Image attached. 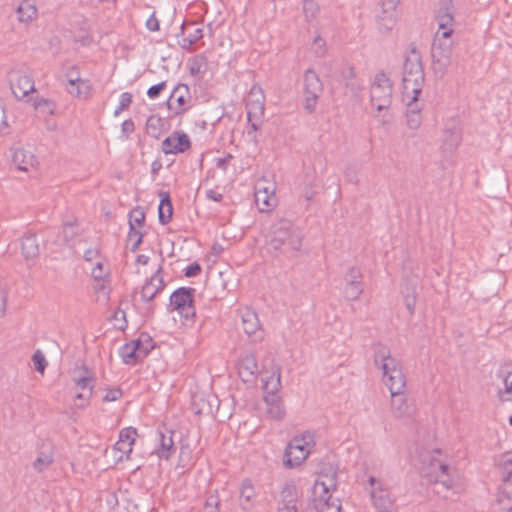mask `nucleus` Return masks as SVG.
<instances>
[{
  "mask_svg": "<svg viewBox=\"0 0 512 512\" xmlns=\"http://www.w3.org/2000/svg\"><path fill=\"white\" fill-rule=\"evenodd\" d=\"M266 245L268 252L273 256L290 257L301 249L302 237L291 222L280 220L270 227Z\"/></svg>",
  "mask_w": 512,
  "mask_h": 512,
  "instance_id": "obj_1",
  "label": "nucleus"
},
{
  "mask_svg": "<svg viewBox=\"0 0 512 512\" xmlns=\"http://www.w3.org/2000/svg\"><path fill=\"white\" fill-rule=\"evenodd\" d=\"M374 363L382 371V381L389 392L405 391L406 377L400 362L392 357L388 347L378 344L374 350Z\"/></svg>",
  "mask_w": 512,
  "mask_h": 512,
  "instance_id": "obj_2",
  "label": "nucleus"
},
{
  "mask_svg": "<svg viewBox=\"0 0 512 512\" xmlns=\"http://www.w3.org/2000/svg\"><path fill=\"white\" fill-rule=\"evenodd\" d=\"M337 487V473L330 467L327 472H321L312 488V497L316 509L320 512H340L341 505L331 501Z\"/></svg>",
  "mask_w": 512,
  "mask_h": 512,
  "instance_id": "obj_3",
  "label": "nucleus"
},
{
  "mask_svg": "<svg viewBox=\"0 0 512 512\" xmlns=\"http://www.w3.org/2000/svg\"><path fill=\"white\" fill-rule=\"evenodd\" d=\"M403 97L421 95L424 86V71L421 55L415 49H411L405 56L403 66Z\"/></svg>",
  "mask_w": 512,
  "mask_h": 512,
  "instance_id": "obj_4",
  "label": "nucleus"
},
{
  "mask_svg": "<svg viewBox=\"0 0 512 512\" xmlns=\"http://www.w3.org/2000/svg\"><path fill=\"white\" fill-rule=\"evenodd\" d=\"M453 49L452 36L448 32H436L431 46L432 69L434 73L443 77L451 65Z\"/></svg>",
  "mask_w": 512,
  "mask_h": 512,
  "instance_id": "obj_5",
  "label": "nucleus"
},
{
  "mask_svg": "<svg viewBox=\"0 0 512 512\" xmlns=\"http://www.w3.org/2000/svg\"><path fill=\"white\" fill-rule=\"evenodd\" d=\"M366 489L369 492L372 506L377 512H396L395 498L383 480L370 476Z\"/></svg>",
  "mask_w": 512,
  "mask_h": 512,
  "instance_id": "obj_6",
  "label": "nucleus"
},
{
  "mask_svg": "<svg viewBox=\"0 0 512 512\" xmlns=\"http://www.w3.org/2000/svg\"><path fill=\"white\" fill-rule=\"evenodd\" d=\"M314 445V436L309 432L294 437L285 450V465L290 468L299 466L307 459Z\"/></svg>",
  "mask_w": 512,
  "mask_h": 512,
  "instance_id": "obj_7",
  "label": "nucleus"
},
{
  "mask_svg": "<svg viewBox=\"0 0 512 512\" xmlns=\"http://www.w3.org/2000/svg\"><path fill=\"white\" fill-rule=\"evenodd\" d=\"M246 109L249 123L248 134L250 135L259 129L265 115V95L258 84H254L248 93Z\"/></svg>",
  "mask_w": 512,
  "mask_h": 512,
  "instance_id": "obj_8",
  "label": "nucleus"
},
{
  "mask_svg": "<svg viewBox=\"0 0 512 512\" xmlns=\"http://www.w3.org/2000/svg\"><path fill=\"white\" fill-rule=\"evenodd\" d=\"M393 85L384 72H378L370 89V102L378 112L387 110L392 102Z\"/></svg>",
  "mask_w": 512,
  "mask_h": 512,
  "instance_id": "obj_9",
  "label": "nucleus"
},
{
  "mask_svg": "<svg viewBox=\"0 0 512 512\" xmlns=\"http://www.w3.org/2000/svg\"><path fill=\"white\" fill-rule=\"evenodd\" d=\"M424 476L428 481L439 488L438 493L450 491L454 488L455 481L450 474V468L441 459L431 456L428 465L424 469Z\"/></svg>",
  "mask_w": 512,
  "mask_h": 512,
  "instance_id": "obj_10",
  "label": "nucleus"
},
{
  "mask_svg": "<svg viewBox=\"0 0 512 512\" xmlns=\"http://www.w3.org/2000/svg\"><path fill=\"white\" fill-rule=\"evenodd\" d=\"M276 185L265 179L255 184V204L260 212H269L277 206Z\"/></svg>",
  "mask_w": 512,
  "mask_h": 512,
  "instance_id": "obj_11",
  "label": "nucleus"
},
{
  "mask_svg": "<svg viewBox=\"0 0 512 512\" xmlns=\"http://www.w3.org/2000/svg\"><path fill=\"white\" fill-rule=\"evenodd\" d=\"M192 288H179L170 296V306L186 320H191L195 316V308L193 306Z\"/></svg>",
  "mask_w": 512,
  "mask_h": 512,
  "instance_id": "obj_12",
  "label": "nucleus"
},
{
  "mask_svg": "<svg viewBox=\"0 0 512 512\" xmlns=\"http://www.w3.org/2000/svg\"><path fill=\"white\" fill-rule=\"evenodd\" d=\"M173 434V431L165 427L157 429L152 440L151 454L156 455L160 460H169L175 452Z\"/></svg>",
  "mask_w": 512,
  "mask_h": 512,
  "instance_id": "obj_13",
  "label": "nucleus"
},
{
  "mask_svg": "<svg viewBox=\"0 0 512 512\" xmlns=\"http://www.w3.org/2000/svg\"><path fill=\"white\" fill-rule=\"evenodd\" d=\"M322 88V82L316 72L312 69L306 70L304 74V107L308 112L311 113L315 110Z\"/></svg>",
  "mask_w": 512,
  "mask_h": 512,
  "instance_id": "obj_14",
  "label": "nucleus"
},
{
  "mask_svg": "<svg viewBox=\"0 0 512 512\" xmlns=\"http://www.w3.org/2000/svg\"><path fill=\"white\" fill-rule=\"evenodd\" d=\"M390 412L396 419H410L415 413L413 403L408 400L405 391L390 392Z\"/></svg>",
  "mask_w": 512,
  "mask_h": 512,
  "instance_id": "obj_15",
  "label": "nucleus"
},
{
  "mask_svg": "<svg viewBox=\"0 0 512 512\" xmlns=\"http://www.w3.org/2000/svg\"><path fill=\"white\" fill-rule=\"evenodd\" d=\"M9 81L12 93L17 99H24L30 93L35 92L34 81L26 73L12 71L9 75Z\"/></svg>",
  "mask_w": 512,
  "mask_h": 512,
  "instance_id": "obj_16",
  "label": "nucleus"
},
{
  "mask_svg": "<svg viewBox=\"0 0 512 512\" xmlns=\"http://www.w3.org/2000/svg\"><path fill=\"white\" fill-rule=\"evenodd\" d=\"M242 328L252 341H259L263 338V331L255 311L250 308H242L239 310Z\"/></svg>",
  "mask_w": 512,
  "mask_h": 512,
  "instance_id": "obj_17",
  "label": "nucleus"
},
{
  "mask_svg": "<svg viewBox=\"0 0 512 512\" xmlns=\"http://www.w3.org/2000/svg\"><path fill=\"white\" fill-rule=\"evenodd\" d=\"M436 20L438 30L436 32H448L452 36L455 29L454 7L451 0H441Z\"/></svg>",
  "mask_w": 512,
  "mask_h": 512,
  "instance_id": "obj_18",
  "label": "nucleus"
},
{
  "mask_svg": "<svg viewBox=\"0 0 512 512\" xmlns=\"http://www.w3.org/2000/svg\"><path fill=\"white\" fill-rule=\"evenodd\" d=\"M191 147L189 136L182 132L176 131L165 138L162 142V151L165 154H179L184 153Z\"/></svg>",
  "mask_w": 512,
  "mask_h": 512,
  "instance_id": "obj_19",
  "label": "nucleus"
},
{
  "mask_svg": "<svg viewBox=\"0 0 512 512\" xmlns=\"http://www.w3.org/2000/svg\"><path fill=\"white\" fill-rule=\"evenodd\" d=\"M362 272L360 268L358 267H351L348 269V271L345 274L344 280H345V288H344V294L345 297L350 300L354 301L357 300L360 295L363 292L362 288Z\"/></svg>",
  "mask_w": 512,
  "mask_h": 512,
  "instance_id": "obj_20",
  "label": "nucleus"
},
{
  "mask_svg": "<svg viewBox=\"0 0 512 512\" xmlns=\"http://www.w3.org/2000/svg\"><path fill=\"white\" fill-rule=\"evenodd\" d=\"M420 95H412L410 97H403V101L406 103V124L411 130H417L421 126V110L423 108V102L419 98Z\"/></svg>",
  "mask_w": 512,
  "mask_h": 512,
  "instance_id": "obj_21",
  "label": "nucleus"
},
{
  "mask_svg": "<svg viewBox=\"0 0 512 512\" xmlns=\"http://www.w3.org/2000/svg\"><path fill=\"white\" fill-rule=\"evenodd\" d=\"M498 502L503 510L512 511V461L505 468V474L498 495Z\"/></svg>",
  "mask_w": 512,
  "mask_h": 512,
  "instance_id": "obj_22",
  "label": "nucleus"
},
{
  "mask_svg": "<svg viewBox=\"0 0 512 512\" xmlns=\"http://www.w3.org/2000/svg\"><path fill=\"white\" fill-rule=\"evenodd\" d=\"M190 100L189 89L186 85H178L172 91L167 105L176 115H180L187 110L186 104Z\"/></svg>",
  "mask_w": 512,
  "mask_h": 512,
  "instance_id": "obj_23",
  "label": "nucleus"
},
{
  "mask_svg": "<svg viewBox=\"0 0 512 512\" xmlns=\"http://www.w3.org/2000/svg\"><path fill=\"white\" fill-rule=\"evenodd\" d=\"M90 265V275L93 280L97 282L95 289L97 291H103L105 294H107L106 284L110 279V267L108 260L105 257L103 258V261L99 260Z\"/></svg>",
  "mask_w": 512,
  "mask_h": 512,
  "instance_id": "obj_24",
  "label": "nucleus"
},
{
  "mask_svg": "<svg viewBox=\"0 0 512 512\" xmlns=\"http://www.w3.org/2000/svg\"><path fill=\"white\" fill-rule=\"evenodd\" d=\"M297 490L291 483H286L281 492L278 501V512H297Z\"/></svg>",
  "mask_w": 512,
  "mask_h": 512,
  "instance_id": "obj_25",
  "label": "nucleus"
},
{
  "mask_svg": "<svg viewBox=\"0 0 512 512\" xmlns=\"http://www.w3.org/2000/svg\"><path fill=\"white\" fill-rule=\"evenodd\" d=\"M66 91L73 97L79 99H88L91 94V85L88 80L80 78L78 75H68Z\"/></svg>",
  "mask_w": 512,
  "mask_h": 512,
  "instance_id": "obj_26",
  "label": "nucleus"
},
{
  "mask_svg": "<svg viewBox=\"0 0 512 512\" xmlns=\"http://www.w3.org/2000/svg\"><path fill=\"white\" fill-rule=\"evenodd\" d=\"M181 32L182 38L179 40V45L185 50H189L193 44L203 37L202 28L195 22L183 23Z\"/></svg>",
  "mask_w": 512,
  "mask_h": 512,
  "instance_id": "obj_27",
  "label": "nucleus"
},
{
  "mask_svg": "<svg viewBox=\"0 0 512 512\" xmlns=\"http://www.w3.org/2000/svg\"><path fill=\"white\" fill-rule=\"evenodd\" d=\"M238 372L244 382H252L259 372L256 357L251 354H245L239 362Z\"/></svg>",
  "mask_w": 512,
  "mask_h": 512,
  "instance_id": "obj_28",
  "label": "nucleus"
},
{
  "mask_svg": "<svg viewBox=\"0 0 512 512\" xmlns=\"http://www.w3.org/2000/svg\"><path fill=\"white\" fill-rule=\"evenodd\" d=\"M163 288L164 281L159 268L142 287L141 297L144 301H151Z\"/></svg>",
  "mask_w": 512,
  "mask_h": 512,
  "instance_id": "obj_29",
  "label": "nucleus"
},
{
  "mask_svg": "<svg viewBox=\"0 0 512 512\" xmlns=\"http://www.w3.org/2000/svg\"><path fill=\"white\" fill-rule=\"evenodd\" d=\"M53 463V449L50 443H43L38 450L37 457L33 462V468L42 472Z\"/></svg>",
  "mask_w": 512,
  "mask_h": 512,
  "instance_id": "obj_30",
  "label": "nucleus"
},
{
  "mask_svg": "<svg viewBox=\"0 0 512 512\" xmlns=\"http://www.w3.org/2000/svg\"><path fill=\"white\" fill-rule=\"evenodd\" d=\"M73 382L81 390L92 391L94 386L93 374L86 366L79 367L73 372Z\"/></svg>",
  "mask_w": 512,
  "mask_h": 512,
  "instance_id": "obj_31",
  "label": "nucleus"
},
{
  "mask_svg": "<svg viewBox=\"0 0 512 512\" xmlns=\"http://www.w3.org/2000/svg\"><path fill=\"white\" fill-rule=\"evenodd\" d=\"M13 163L19 170L28 172L35 167L36 160L31 152L17 149L13 153Z\"/></svg>",
  "mask_w": 512,
  "mask_h": 512,
  "instance_id": "obj_32",
  "label": "nucleus"
},
{
  "mask_svg": "<svg viewBox=\"0 0 512 512\" xmlns=\"http://www.w3.org/2000/svg\"><path fill=\"white\" fill-rule=\"evenodd\" d=\"M18 20L28 23L36 19L37 8L35 0H22L16 9Z\"/></svg>",
  "mask_w": 512,
  "mask_h": 512,
  "instance_id": "obj_33",
  "label": "nucleus"
},
{
  "mask_svg": "<svg viewBox=\"0 0 512 512\" xmlns=\"http://www.w3.org/2000/svg\"><path fill=\"white\" fill-rule=\"evenodd\" d=\"M265 403L267 405L266 414L275 420H280L285 415V409L281 399L275 395H269L265 397Z\"/></svg>",
  "mask_w": 512,
  "mask_h": 512,
  "instance_id": "obj_34",
  "label": "nucleus"
},
{
  "mask_svg": "<svg viewBox=\"0 0 512 512\" xmlns=\"http://www.w3.org/2000/svg\"><path fill=\"white\" fill-rule=\"evenodd\" d=\"M256 497L255 489L249 480L242 482L240 489V505L243 509L248 510L252 508L254 499Z\"/></svg>",
  "mask_w": 512,
  "mask_h": 512,
  "instance_id": "obj_35",
  "label": "nucleus"
},
{
  "mask_svg": "<svg viewBox=\"0 0 512 512\" xmlns=\"http://www.w3.org/2000/svg\"><path fill=\"white\" fill-rule=\"evenodd\" d=\"M378 29L381 32H389L396 24V11L388 12V10L380 9L376 16Z\"/></svg>",
  "mask_w": 512,
  "mask_h": 512,
  "instance_id": "obj_36",
  "label": "nucleus"
},
{
  "mask_svg": "<svg viewBox=\"0 0 512 512\" xmlns=\"http://www.w3.org/2000/svg\"><path fill=\"white\" fill-rule=\"evenodd\" d=\"M22 254L25 259H34L39 255V245L34 235H27L22 238Z\"/></svg>",
  "mask_w": 512,
  "mask_h": 512,
  "instance_id": "obj_37",
  "label": "nucleus"
},
{
  "mask_svg": "<svg viewBox=\"0 0 512 512\" xmlns=\"http://www.w3.org/2000/svg\"><path fill=\"white\" fill-rule=\"evenodd\" d=\"M119 354L124 363L129 365L137 363L139 361L137 357V341L132 340L123 345L119 350Z\"/></svg>",
  "mask_w": 512,
  "mask_h": 512,
  "instance_id": "obj_38",
  "label": "nucleus"
},
{
  "mask_svg": "<svg viewBox=\"0 0 512 512\" xmlns=\"http://www.w3.org/2000/svg\"><path fill=\"white\" fill-rule=\"evenodd\" d=\"M173 207L168 194H165L161 199L158 207V217L162 224H167L172 217Z\"/></svg>",
  "mask_w": 512,
  "mask_h": 512,
  "instance_id": "obj_39",
  "label": "nucleus"
},
{
  "mask_svg": "<svg viewBox=\"0 0 512 512\" xmlns=\"http://www.w3.org/2000/svg\"><path fill=\"white\" fill-rule=\"evenodd\" d=\"M133 445L134 444L131 442H123V440H118L113 447L114 458L116 461L120 462L129 459V456L133 450Z\"/></svg>",
  "mask_w": 512,
  "mask_h": 512,
  "instance_id": "obj_40",
  "label": "nucleus"
},
{
  "mask_svg": "<svg viewBox=\"0 0 512 512\" xmlns=\"http://www.w3.org/2000/svg\"><path fill=\"white\" fill-rule=\"evenodd\" d=\"M302 11L306 21L310 22L318 16L320 12V7L315 0H304L302 5Z\"/></svg>",
  "mask_w": 512,
  "mask_h": 512,
  "instance_id": "obj_41",
  "label": "nucleus"
},
{
  "mask_svg": "<svg viewBox=\"0 0 512 512\" xmlns=\"http://www.w3.org/2000/svg\"><path fill=\"white\" fill-rule=\"evenodd\" d=\"M503 389L499 390V397L502 401L512 400V372H508L503 378Z\"/></svg>",
  "mask_w": 512,
  "mask_h": 512,
  "instance_id": "obj_42",
  "label": "nucleus"
},
{
  "mask_svg": "<svg viewBox=\"0 0 512 512\" xmlns=\"http://www.w3.org/2000/svg\"><path fill=\"white\" fill-rule=\"evenodd\" d=\"M103 258L105 257L101 254L98 247H89L83 253V259L89 264H93L99 260L103 261Z\"/></svg>",
  "mask_w": 512,
  "mask_h": 512,
  "instance_id": "obj_43",
  "label": "nucleus"
},
{
  "mask_svg": "<svg viewBox=\"0 0 512 512\" xmlns=\"http://www.w3.org/2000/svg\"><path fill=\"white\" fill-rule=\"evenodd\" d=\"M192 462V451L188 445H182L179 452V466L188 467Z\"/></svg>",
  "mask_w": 512,
  "mask_h": 512,
  "instance_id": "obj_44",
  "label": "nucleus"
},
{
  "mask_svg": "<svg viewBox=\"0 0 512 512\" xmlns=\"http://www.w3.org/2000/svg\"><path fill=\"white\" fill-rule=\"evenodd\" d=\"M311 49L316 57H323L326 54V41L321 36H316Z\"/></svg>",
  "mask_w": 512,
  "mask_h": 512,
  "instance_id": "obj_45",
  "label": "nucleus"
},
{
  "mask_svg": "<svg viewBox=\"0 0 512 512\" xmlns=\"http://www.w3.org/2000/svg\"><path fill=\"white\" fill-rule=\"evenodd\" d=\"M34 107L35 109L48 114H52L55 109L54 103L45 98L35 100Z\"/></svg>",
  "mask_w": 512,
  "mask_h": 512,
  "instance_id": "obj_46",
  "label": "nucleus"
},
{
  "mask_svg": "<svg viewBox=\"0 0 512 512\" xmlns=\"http://www.w3.org/2000/svg\"><path fill=\"white\" fill-rule=\"evenodd\" d=\"M32 361L35 369L43 374L47 366V361L44 354L40 350H37L32 356Z\"/></svg>",
  "mask_w": 512,
  "mask_h": 512,
  "instance_id": "obj_47",
  "label": "nucleus"
},
{
  "mask_svg": "<svg viewBox=\"0 0 512 512\" xmlns=\"http://www.w3.org/2000/svg\"><path fill=\"white\" fill-rule=\"evenodd\" d=\"M91 395H92V391L82 390V392L78 393L75 396V399H74L75 406L78 408H81V409L87 407L89 404V399H90Z\"/></svg>",
  "mask_w": 512,
  "mask_h": 512,
  "instance_id": "obj_48",
  "label": "nucleus"
},
{
  "mask_svg": "<svg viewBox=\"0 0 512 512\" xmlns=\"http://www.w3.org/2000/svg\"><path fill=\"white\" fill-rule=\"evenodd\" d=\"M129 241L133 242L131 250L135 251L142 241V234L135 229L132 221H130V231L128 234Z\"/></svg>",
  "mask_w": 512,
  "mask_h": 512,
  "instance_id": "obj_49",
  "label": "nucleus"
},
{
  "mask_svg": "<svg viewBox=\"0 0 512 512\" xmlns=\"http://www.w3.org/2000/svg\"><path fill=\"white\" fill-rule=\"evenodd\" d=\"M137 437V430L133 427H127L120 431L119 441L135 443Z\"/></svg>",
  "mask_w": 512,
  "mask_h": 512,
  "instance_id": "obj_50",
  "label": "nucleus"
},
{
  "mask_svg": "<svg viewBox=\"0 0 512 512\" xmlns=\"http://www.w3.org/2000/svg\"><path fill=\"white\" fill-rule=\"evenodd\" d=\"M405 299V305H406V308L408 309L409 313L410 314H413L414 313V310H415V304H416V295H415V291L412 290L411 291V294L410 293H407L404 297Z\"/></svg>",
  "mask_w": 512,
  "mask_h": 512,
  "instance_id": "obj_51",
  "label": "nucleus"
},
{
  "mask_svg": "<svg viewBox=\"0 0 512 512\" xmlns=\"http://www.w3.org/2000/svg\"><path fill=\"white\" fill-rule=\"evenodd\" d=\"M7 306V289L0 284V317L5 315Z\"/></svg>",
  "mask_w": 512,
  "mask_h": 512,
  "instance_id": "obj_52",
  "label": "nucleus"
},
{
  "mask_svg": "<svg viewBox=\"0 0 512 512\" xmlns=\"http://www.w3.org/2000/svg\"><path fill=\"white\" fill-rule=\"evenodd\" d=\"M166 82H161L156 85L151 86L148 91L147 95L151 99H155L159 96L160 92L165 88Z\"/></svg>",
  "mask_w": 512,
  "mask_h": 512,
  "instance_id": "obj_53",
  "label": "nucleus"
},
{
  "mask_svg": "<svg viewBox=\"0 0 512 512\" xmlns=\"http://www.w3.org/2000/svg\"><path fill=\"white\" fill-rule=\"evenodd\" d=\"M122 391L119 388L110 389L104 396V401L111 402L120 399Z\"/></svg>",
  "mask_w": 512,
  "mask_h": 512,
  "instance_id": "obj_54",
  "label": "nucleus"
},
{
  "mask_svg": "<svg viewBox=\"0 0 512 512\" xmlns=\"http://www.w3.org/2000/svg\"><path fill=\"white\" fill-rule=\"evenodd\" d=\"M132 94L129 92H124L120 95L119 105L120 109H127L132 103Z\"/></svg>",
  "mask_w": 512,
  "mask_h": 512,
  "instance_id": "obj_55",
  "label": "nucleus"
},
{
  "mask_svg": "<svg viewBox=\"0 0 512 512\" xmlns=\"http://www.w3.org/2000/svg\"><path fill=\"white\" fill-rule=\"evenodd\" d=\"M400 0H381L382 10H388V12L396 11V8Z\"/></svg>",
  "mask_w": 512,
  "mask_h": 512,
  "instance_id": "obj_56",
  "label": "nucleus"
},
{
  "mask_svg": "<svg viewBox=\"0 0 512 512\" xmlns=\"http://www.w3.org/2000/svg\"><path fill=\"white\" fill-rule=\"evenodd\" d=\"M200 271H201L200 265L198 263H193L186 268L185 276L195 277L200 273Z\"/></svg>",
  "mask_w": 512,
  "mask_h": 512,
  "instance_id": "obj_57",
  "label": "nucleus"
},
{
  "mask_svg": "<svg viewBox=\"0 0 512 512\" xmlns=\"http://www.w3.org/2000/svg\"><path fill=\"white\" fill-rule=\"evenodd\" d=\"M136 341H137V357H138V360L140 361L147 356V354L149 352V347L143 345L139 339H137Z\"/></svg>",
  "mask_w": 512,
  "mask_h": 512,
  "instance_id": "obj_58",
  "label": "nucleus"
},
{
  "mask_svg": "<svg viewBox=\"0 0 512 512\" xmlns=\"http://www.w3.org/2000/svg\"><path fill=\"white\" fill-rule=\"evenodd\" d=\"M121 128L122 132L126 135V137H128V135L131 134L135 129L134 122L130 119L125 120L122 123Z\"/></svg>",
  "mask_w": 512,
  "mask_h": 512,
  "instance_id": "obj_59",
  "label": "nucleus"
},
{
  "mask_svg": "<svg viewBox=\"0 0 512 512\" xmlns=\"http://www.w3.org/2000/svg\"><path fill=\"white\" fill-rule=\"evenodd\" d=\"M146 27L150 30V31H157L159 30V21L158 19L155 17V15H151L147 21H146Z\"/></svg>",
  "mask_w": 512,
  "mask_h": 512,
  "instance_id": "obj_60",
  "label": "nucleus"
},
{
  "mask_svg": "<svg viewBox=\"0 0 512 512\" xmlns=\"http://www.w3.org/2000/svg\"><path fill=\"white\" fill-rule=\"evenodd\" d=\"M355 76L354 68L351 66H347L342 71V77L346 81V85H348L349 81L352 80Z\"/></svg>",
  "mask_w": 512,
  "mask_h": 512,
  "instance_id": "obj_61",
  "label": "nucleus"
},
{
  "mask_svg": "<svg viewBox=\"0 0 512 512\" xmlns=\"http://www.w3.org/2000/svg\"><path fill=\"white\" fill-rule=\"evenodd\" d=\"M160 122H161V119L159 117H157V116H150L147 119V122H146L147 129L148 130H150V129L156 130V128L158 127Z\"/></svg>",
  "mask_w": 512,
  "mask_h": 512,
  "instance_id": "obj_62",
  "label": "nucleus"
},
{
  "mask_svg": "<svg viewBox=\"0 0 512 512\" xmlns=\"http://www.w3.org/2000/svg\"><path fill=\"white\" fill-rule=\"evenodd\" d=\"M144 219H145L144 213L142 211L136 210L131 215L130 221H132V223L135 222L136 224L141 225L142 222L144 221Z\"/></svg>",
  "mask_w": 512,
  "mask_h": 512,
  "instance_id": "obj_63",
  "label": "nucleus"
},
{
  "mask_svg": "<svg viewBox=\"0 0 512 512\" xmlns=\"http://www.w3.org/2000/svg\"><path fill=\"white\" fill-rule=\"evenodd\" d=\"M206 196H207V198H209V199H211V200H213L215 202H219L223 198L222 193H220V192H218L216 190H213V189L208 190L206 192Z\"/></svg>",
  "mask_w": 512,
  "mask_h": 512,
  "instance_id": "obj_64",
  "label": "nucleus"
}]
</instances>
